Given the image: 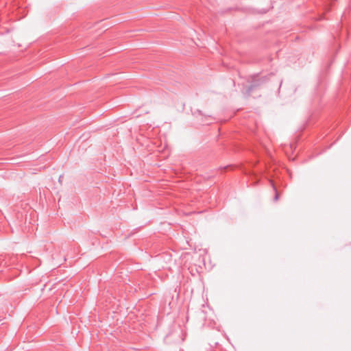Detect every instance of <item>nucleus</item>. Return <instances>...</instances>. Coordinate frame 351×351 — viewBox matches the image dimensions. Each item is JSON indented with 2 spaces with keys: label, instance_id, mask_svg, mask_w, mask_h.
<instances>
[{
  "label": "nucleus",
  "instance_id": "3",
  "mask_svg": "<svg viewBox=\"0 0 351 351\" xmlns=\"http://www.w3.org/2000/svg\"><path fill=\"white\" fill-rule=\"evenodd\" d=\"M4 261L2 259L1 257H0V265L3 263Z\"/></svg>",
  "mask_w": 351,
  "mask_h": 351
},
{
  "label": "nucleus",
  "instance_id": "2",
  "mask_svg": "<svg viewBox=\"0 0 351 351\" xmlns=\"http://www.w3.org/2000/svg\"><path fill=\"white\" fill-rule=\"evenodd\" d=\"M256 77H254V80H253V84H251L249 88H248V93H251L252 91V90L257 87L258 86L261 85V82H259V80H256Z\"/></svg>",
  "mask_w": 351,
  "mask_h": 351
},
{
  "label": "nucleus",
  "instance_id": "1",
  "mask_svg": "<svg viewBox=\"0 0 351 351\" xmlns=\"http://www.w3.org/2000/svg\"><path fill=\"white\" fill-rule=\"evenodd\" d=\"M268 182H269V184L270 185L271 189H272V191L274 193V201L276 202L278 199V197H279L278 192L276 186H274L273 182L271 180H268Z\"/></svg>",
  "mask_w": 351,
  "mask_h": 351
}]
</instances>
